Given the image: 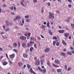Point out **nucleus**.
I'll return each mask as SVG.
<instances>
[{"mask_svg":"<svg viewBox=\"0 0 74 74\" xmlns=\"http://www.w3.org/2000/svg\"><path fill=\"white\" fill-rule=\"evenodd\" d=\"M30 44H34V41H31L30 42Z\"/></svg>","mask_w":74,"mask_h":74,"instance_id":"nucleus-37","label":"nucleus"},{"mask_svg":"<svg viewBox=\"0 0 74 74\" xmlns=\"http://www.w3.org/2000/svg\"><path fill=\"white\" fill-rule=\"evenodd\" d=\"M49 19H54V18H55V17L54 16V14L53 13H52L50 12H49Z\"/></svg>","mask_w":74,"mask_h":74,"instance_id":"nucleus-1","label":"nucleus"},{"mask_svg":"<svg viewBox=\"0 0 74 74\" xmlns=\"http://www.w3.org/2000/svg\"><path fill=\"white\" fill-rule=\"evenodd\" d=\"M10 58H14L15 57V54H13L10 56Z\"/></svg>","mask_w":74,"mask_h":74,"instance_id":"nucleus-10","label":"nucleus"},{"mask_svg":"<svg viewBox=\"0 0 74 74\" xmlns=\"http://www.w3.org/2000/svg\"><path fill=\"white\" fill-rule=\"evenodd\" d=\"M40 36L42 38H44V37L42 36V35H40Z\"/></svg>","mask_w":74,"mask_h":74,"instance_id":"nucleus-57","label":"nucleus"},{"mask_svg":"<svg viewBox=\"0 0 74 74\" xmlns=\"http://www.w3.org/2000/svg\"><path fill=\"white\" fill-rule=\"evenodd\" d=\"M21 18V17L19 16H18L16 17V19H20Z\"/></svg>","mask_w":74,"mask_h":74,"instance_id":"nucleus-14","label":"nucleus"},{"mask_svg":"<svg viewBox=\"0 0 74 74\" xmlns=\"http://www.w3.org/2000/svg\"><path fill=\"white\" fill-rule=\"evenodd\" d=\"M71 68H70V67H69L68 68V71H70V70H71Z\"/></svg>","mask_w":74,"mask_h":74,"instance_id":"nucleus-50","label":"nucleus"},{"mask_svg":"<svg viewBox=\"0 0 74 74\" xmlns=\"http://www.w3.org/2000/svg\"><path fill=\"white\" fill-rule=\"evenodd\" d=\"M72 27L73 29L74 28V21H73V23H72L71 24Z\"/></svg>","mask_w":74,"mask_h":74,"instance_id":"nucleus-19","label":"nucleus"},{"mask_svg":"<svg viewBox=\"0 0 74 74\" xmlns=\"http://www.w3.org/2000/svg\"><path fill=\"white\" fill-rule=\"evenodd\" d=\"M48 6H50V5H51V3H50V2L48 3Z\"/></svg>","mask_w":74,"mask_h":74,"instance_id":"nucleus-54","label":"nucleus"},{"mask_svg":"<svg viewBox=\"0 0 74 74\" xmlns=\"http://www.w3.org/2000/svg\"><path fill=\"white\" fill-rule=\"evenodd\" d=\"M16 19L15 18H14L13 19V21H14V22H15V21H16Z\"/></svg>","mask_w":74,"mask_h":74,"instance_id":"nucleus-56","label":"nucleus"},{"mask_svg":"<svg viewBox=\"0 0 74 74\" xmlns=\"http://www.w3.org/2000/svg\"><path fill=\"white\" fill-rule=\"evenodd\" d=\"M68 7L69 8H71V4H69L68 5Z\"/></svg>","mask_w":74,"mask_h":74,"instance_id":"nucleus-53","label":"nucleus"},{"mask_svg":"<svg viewBox=\"0 0 74 74\" xmlns=\"http://www.w3.org/2000/svg\"><path fill=\"white\" fill-rule=\"evenodd\" d=\"M26 21L27 22H30V21L27 19L26 20Z\"/></svg>","mask_w":74,"mask_h":74,"instance_id":"nucleus-51","label":"nucleus"},{"mask_svg":"<svg viewBox=\"0 0 74 74\" xmlns=\"http://www.w3.org/2000/svg\"><path fill=\"white\" fill-rule=\"evenodd\" d=\"M23 57L24 58H26L27 57V55L25 53H24L23 54Z\"/></svg>","mask_w":74,"mask_h":74,"instance_id":"nucleus-21","label":"nucleus"},{"mask_svg":"<svg viewBox=\"0 0 74 74\" xmlns=\"http://www.w3.org/2000/svg\"><path fill=\"white\" fill-rule=\"evenodd\" d=\"M64 30H60L59 31V33H64Z\"/></svg>","mask_w":74,"mask_h":74,"instance_id":"nucleus-17","label":"nucleus"},{"mask_svg":"<svg viewBox=\"0 0 74 74\" xmlns=\"http://www.w3.org/2000/svg\"><path fill=\"white\" fill-rule=\"evenodd\" d=\"M34 47H35V48H36V47H37V44H34Z\"/></svg>","mask_w":74,"mask_h":74,"instance_id":"nucleus-63","label":"nucleus"},{"mask_svg":"<svg viewBox=\"0 0 74 74\" xmlns=\"http://www.w3.org/2000/svg\"><path fill=\"white\" fill-rule=\"evenodd\" d=\"M25 18H29V15H27L25 16Z\"/></svg>","mask_w":74,"mask_h":74,"instance_id":"nucleus-33","label":"nucleus"},{"mask_svg":"<svg viewBox=\"0 0 74 74\" xmlns=\"http://www.w3.org/2000/svg\"><path fill=\"white\" fill-rule=\"evenodd\" d=\"M35 63L36 65H40V60H39V59H37V60L35 61Z\"/></svg>","mask_w":74,"mask_h":74,"instance_id":"nucleus-2","label":"nucleus"},{"mask_svg":"<svg viewBox=\"0 0 74 74\" xmlns=\"http://www.w3.org/2000/svg\"><path fill=\"white\" fill-rule=\"evenodd\" d=\"M66 21L67 22H69V21H70V19L69 18L67 19L66 20Z\"/></svg>","mask_w":74,"mask_h":74,"instance_id":"nucleus-43","label":"nucleus"},{"mask_svg":"<svg viewBox=\"0 0 74 74\" xmlns=\"http://www.w3.org/2000/svg\"><path fill=\"white\" fill-rule=\"evenodd\" d=\"M62 43L64 45H66V42H65V41H64V40H62Z\"/></svg>","mask_w":74,"mask_h":74,"instance_id":"nucleus-18","label":"nucleus"},{"mask_svg":"<svg viewBox=\"0 0 74 74\" xmlns=\"http://www.w3.org/2000/svg\"><path fill=\"white\" fill-rule=\"evenodd\" d=\"M61 55L62 56H66V54H65L64 52H62L61 53Z\"/></svg>","mask_w":74,"mask_h":74,"instance_id":"nucleus-23","label":"nucleus"},{"mask_svg":"<svg viewBox=\"0 0 74 74\" xmlns=\"http://www.w3.org/2000/svg\"><path fill=\"white\" fill-rule=\"evenodd\" d=\"M27 47H32V45L28 43L27 45H26Z\"/></svg>","mask_w":74,"mask_h":74,"instance_id":"nucleus-20","label":"nucleus"},{"mask_svg":"<svg viewBox=\"0 0 74 74\" xmlns=\"http://www.w3.org/2000/svg\"><path fill=\"white\" fill-rule=\"evenodd\" d=\"M23 37H22V36H21L20 37V39H21V40H23Z\"/></svg>","mask_w":74,"mask_h":74,"instance_id":"nucleus-55","label":"nucleus"},{"mask_svg":"<svg viewBox=\"0 0 74 74\" xmlns=\"http://www.w3.org/2000/svg\"><path fill=\"white\" fill-rule=\"evenodd\" d=\"M23 40H25L26 39V37L25 36H23Z\"/></svg>","mask_w":74,"mask_h":74,"instance_id":"nucleus-46","label":"nucleus"},{"mask_svg":"<svg viewBox=\"0 0 74 74\" xmlns=\"http://www.w3.org/2000/svg\"><path fill=\"white\" fill-rule=\"evenodd\" d=\"M3 7H7V5L5 3H4L3 5Z\"/></svg>","mask_w":74,"mask_h":74,"instance_id":"nucleus-36","label":"nucleus"},{"mask_svg":"<svg viewBox=\"0 0 74 74\" xmlns=\"http://www.w3.org/2000/svg\"><path fill=\"white\" fill-rule=\"evenodd\" d=\"M62 71V69H58L57 70V71L58 73H61Z\"/></svg>","mask_w":74,"mask_h":74,"instance_id":"nucleus-8","label":"nucleus"},{"mask_svg":"<svg viewBox=\"0 0 74 74\" xmlns=\"http://www.w3.org/2000/svg\"><path fill=\"white\" fill-rule=\"evenodd\" d=\"M18 47H20V42H18Z\"/></svg>","mask_w":74,"mask_h":74,"instance_id":"nucleus-39","label":"nucleus"},{"mask_svg":"<svg viewBox=\"0 0 74 74\" xmlns=\"http://www.w3.org/2000/svg\"><path fill=\"white\" fill-rule=\"evenodd\" d=\"M50 50V49L48 48H46L45 50V52H47Z\"/></svg>","mask_w":74,"mask_h":74,"instance_id":"nucleus-6","label":"nucleus"},{"mask_svg":"<svg viewBox=\"0 0 74 74\" xmlns=\"http://www.w3.org/2000/svg\"><path fill=\"white\" fill-rule=\"evenodd\" d=\"M59 42H57L56 43V46H59Z\"/></svg>","mask_w":74,"mask_h":74,"instance_id":"nucleus-44","label":"nucleus"},{"mask_svg":"<svg viewBox=\"0 0 74 74\" xmlns=\"http://www.w3.org/2000/svg\"><path fill=\"white\" fill-rule=\"evenodd\" d=\"M2 27L3 29V30H5V25H3Z\"/></svg>","mask_w":74,"mask_h":74,"instance_id":"nucleus-41","label":"nucleus"},{"mask_svg":"<svg viewBox=\"0 0 74 74\" xmlns=\"http://www.w3.org/2000/svg\"><path fill=\"white\" fill-rule=\"evenodd\" d=\"M16 7H14V11H15L16 10Z\"/></svg>","mask_w":74,"mask_h":74,"instance_id":"nucleus-61","label":"nucleus"},{"mask_svg":"<svg viewBox=\"0 0 74 74\" xmlns=\"http://www.w3.org/2000/svg\"><path fill=\"white\" fill-rule=\"evenodd\" d=\"M50 24V23L49 22H48L47 23V27L49 28V24Z\"/></svg>","mask_w":74,"mask_h":74,"instance_id":"nucleus-26","label":"nucleus"},{"mask_svg":"<svg viewBox=\"0 0 74 74\" xmlns=\"http://www.w3.org/2000/svg\"><path fill=\"white\" fill-rule=\"evenodd\" d=\"M22 23L23 24H24V23H25V21H24V18H22Z\"/></svg>","mask_w":74,"mask_h":74,"instance_id":"nucleus-31","label":"nucleus"},{"mask_svg":"<svg viewBox=\"0 0 74 74\" xmlns=\"http://www.w3.org/2000/svg\"><path fill=\"white\" fill-rule=\"evenodd\" d=\"M54 67H59V66H58V65H55Z\"/></svg>","mask_w":74,"mask_h":74,"instance_id":"nucleus-60","label":"nucleus"},{"mask_svg":"<svg viewBox=\"0 0 74 74\" xmlns=\"http://www.w3.org/2000/svg\"><path fill=\"white\" fill-rule=\"evenodd\" d=\"M64 68L66 70H67V65H65L64 66Z\"/></svg>","mask_w":74,"mask_h":74,"instance_id":"nucleus-45","label":"nucleus"},{"mask_svg":"<svg viewBox=\"0 0 74 74\" xmlns=\"http://www.w3.org/2000/svg\"><path fill=\"white\" fill-rule=\"evenodd\" d=\"M1 34H4V32H2L0 33Z\"/></svg>","mask_w":74,"mask_h":74,"instance_id":"nucleus-62","label":"nucleus"},{"mask_svg":"<svg viewBox=\"0 0 74 74\" xmlns=\"http://www.w3.org/2000/svg\"><path fill=\"white\" fill-rule=\"evenodd\" d=\"M55 63H56V64H60V61L59 60H56L55 61Z\"/></svg>","mask_w":74,"mask_h":74,"instance_id":"nucleus-4","label":"nucleus"},{"mask_svg":"<svg viewBox=\"0 0 74 74\" xmlns=\"http://www.w3.org/2000/svg\"><path fill=\"white\" fill-rule=\"evenodd\" d=\"M49 33L50 34V35H52V31L51 30H50L49 31Z\"/></svg>","mask_w":74,"mask_h":74,"instance_id":"nucleus-25","label":"nucleus"},{"mask_svg":"<svg viewBox=\"0 0 74 74\" xmlns=\"http://www.w3.org/2000/svg\"><path fill=\"white\" fill-rule=\"evenodd\" d=\"M41 27L42 28V29H44V30H45V28L46 27V26L45 25H41Z\"/></svg>","mask_w":74,"mask_h":74,"instance_id":"nucleus-13","label":"nucleus"},{"mask_svg":"<svg viewBox=\"0 0 74 74\" xmlns=\"http://www.w3.org/2000/svg\"><path fill=\"white\" fill-rule=\"evenodd\" d=\"M5 23H6V26L7 27H8L9 26L10 22H8V20H6L5 21Z\"/></svg>","mask_w":74,"mask_h":74,"instance_id":"nucleus-3","label":"nucleus"},{"mask_svg":"<svg viewBox=\"0 0 74 74\" xmlns=\"http://www.w3.org/2000/svg\"><path fill=\"white\" fill-rule=\"evenodd\" d=\"M40 62L41 63V64L42 65L43 64V61H42V60H40Z\"/></svg>","mask_w":74,"mask_h":74,"instance_id":"nucleus-38","label":"nucleus"},{"mask_svg":"<svg viewBox=\"0 0 74 74\" xmlns=\"http://www.w3.org/2000/svg\"><path fill=\"white\" fill-rule=\"evenodd\" d=\"M33 47H31L30 49V52H32V51H33Z\"/></svg>","mask_w":74,"mask_h":74,"instance_id":"nucleus-34","label":"nucleus"},{"mask_svg":"<svg viewBox=\"0 0 74 74\" xmlns=\"http://www.w3.org/2000/svg\"><path fill=\"white\" fill-rule=\"evenodd\" d=\"M5 30L6 32H8V31H9V30H10V28H7L5 29Z\"/></svg>","mask_w":74,"mask_h":74,"instance_id":"nucleus-27","label":"nucleus"},{"mask_svg":"<svg viewBox=\"0 0 74 74\" xmlns=\"http://www.w3.org/2000/svg\"><path fill=\"white\" fill-rule=\"evenodd\" d=\"M10 10H11L12 11L13 10V9H14V7L12 6V7H10L9 8Z\"/></svg>","mask_w":74,"mask_h":74,"instance_id":"nucleus-29","label":"nucleus"},{"mask_svg":"<svg viewBox=\"0 0 74 74\" xmlns=\"http://www.w3.org/2000/svg\"><path fill=\"white\" fill-rule=\"evenodd\" d=\"M22 47H26V43H22Z\"/></svg>","mask_w":74,"mask_h":74,"instance_id":"nucleus-22","label":"nucleus"},{"mask_svg":"<svg viewBox=\"0 0 74 74\" xmlns=\"http://www.w3.org/2000/svg\"><path fill=\"white\" fill-rule=\"evenodd\" d=\"M18 66L21 67L23 65V63L21 62H19L18 63Z\"/></svg>","mask_w":74,"mask_h":74,"instance_id":"nucleus-9","label":"nucleus"},{"mask_svg":"<svg viewBox=\"0 0 74 74\" xmlns=\"http://www.w3.org/2000/svg\"><path fill=\"white\" fill-rule=\"evenodd\" d=\"M38 39L39 40H41V38H40V37H38Z\"/></svg>","mask_w":74,"mask_h":74,"instance_id":"nucleus-59","label":"nucleus"},{"mask_svg":"<svg viewBox=\"0 0 74 74\" xmlns=\"http://www.w3.org/2000/svg\"><path fill=\"white\" fill-rule=\"evenodd\" d=\"M67 53L68 55H72V53L70 51H67Z\"/></svg>","mask_w":74,"mask_h":74,"instance_id":"nucleus-15","label":"nucleus"},{"mask_svg":"<svg viewBox=\"0 0 74 74\" xmlns=\"http://www.w3.org/2000/svg\"><path fill=\"white\" fill-rule=\"evenodd\" d=\"M64 36L65 37L67 38L68 36H69V34L67 33H64Z\"/></svg>","mask_w":74,"mask_h":74,"instance_id":"nucleus-11","label":"nucleus"},{"mask_svg":"<svg viewBox=\"0 0 74 74\" xmlns=\"http://www.w3.org/2000/svg\"><path fill=\"white\" fill-rule=\"evenodd\" d=\"M9 25H10V26H11V25H12V23H9Z\"/></svg>","mask_w":74,"mask_h":74,"instance_id":"nucleus-64","label":"nucleus"},{"mask_svg":"<svg viewBox=\"0 0 74 74\" xmlns=\"http://www.w3.org/2000/svg\"><path fill=\"white\" fill-rule=\"evenodd\" d=\"M53 40H57V37L55 36L53 37Z\"/></svg>","mask_w":74,"mask_h":74,"instance_id":"nucleus-32","label":"nucleus"},{"mask_svg":"<svg viewBox=\"0 0 74 74\" xmlns=\"http://www.w3.org/2000/svg\"><path fill=\"white\" fill-rule=\"evenodd\" d=\"M30 70L31 73H33L34 74H36V73L34 72V71L33 70V69H32V67H30Z\"/></svg>","mask_w":74,"mask_h":74,"instance_id":"nucleus-7","label":"nucleus"},{"mask_svg":"<svg viewBox=\"0 0 74 74\" xmlns=\"http://www.w3.org/2000/svg\"><path fill=\"white\" fill-rule=\"evenodd\" d=\"M70 49H71V50H73L74 49V48L72 47L71 46L70 47Z\"/></svg>","mask_w":74,"mask_h":74,"instance_id":"nucleus-42","label":"nucleus"},{"mask_svg":"<svg viewBox=\"0 0 74 74\" xmlns=\"http://www.w3.org/2000/svg\"><path fill=\"white\" fill-rule=\"evenodd\" d=\"M29 49H26L25 50V53H27L28 52H29Z\"/></svg>","mask_w":74,"mask_h":74,"instance_id":"nucleus-40","label":"nucleus"},{"mask_svg":"<svg viewBox=\"0 0 74 74\" xmlns=\"http://www.w3.org/2000/svg\"><path fill=\"white\" fill-rule=\"evenodd\" d=\"M11 14L12 15H15V14L14 13V12H12L11 13Z\"/></svg>","mask_w":74,"mask_h":74,"instance_id":"nucleus-52","label":"nucleus"},{"mask_svg":"<svg viewBox=\"0 0 74 74\" xmlns=\"http://www.w3.org/2000/svg\"><path fill=\"white\" fill-rule=\"evenodd\" d=\"M22 1H21L20 2V4L21 5H22V6H23V7H25V4H24L23 3V2H24V0H22Z\"/></svg>","mask_w":74,"mask_h":74,"instance_id":"nucleus-5","label":"nucleus"},{"mask_svg":"<svg viewBox=\"0 0 74 74\" xmlns=\"http://www.w3.org/2000/svg\"><path fill=\"white\" fill-rule=\"evenodd\" d=\"M44 7H42L41 8V13H43L44 12Z\"/></svg>","mask_w":74,"mask_h":74,"instance_id":"nucleus-16","label":"nucleus"},{"mask_svg":"<svg viewBox=\"0 0 74 74\" xmlns=\"http://www.w3.org/2000/svg\"><path fill=\"white\" fill-rule=\"evenodd\" d=\"M8 64V62H3V66H5Z\"/></svg>","mask_w":74,"mask_h":74,"instance_id":"nucleus-12","label":"nucleus"},{"mask_svg":"<svg viewBox=\"0 0 74 74\" xmlns=\"http://www.w3.org/2000/svg\"><path fill=\"white\" fill-rule=\"evenodd\" d=\"M13 46L15 47H16L17 46V44L16 43H14L13 45Z\"/></svg>","mask_w":74,"mask_h":74,"instance_id":"nucleus-24","label":"nucleus"},{"mask_svg":"<svg viewBox=\"0 0 74 74\" xmlns=\"http://www.w3.org/2000/svg\"><path fill=\"white\" fill-rule=\"evenodd\" d=\"M47 64L49 66H51V64H50V63H49L48 62L47 63Z\"/></svg>","mask_w":74,"mask_h":74,"instance_id":"nucleus-49","label":"nucleus"},{"mask_svg":"<svg viewBox=\"0 0 74 74\" xmlns=\"http://www.w3.org/2000/svg\"><path fill=\"white\" fill-rule=\"evenodd\" d=\"M3 48H2V47L0 48V51H3Z\"/></svg>","mask_w":74,"mask_h":74,"instance_id":"nucleus-48","label":"nucleus"},{"mask_svg":"<svg viewBox=\"0 0 74 74\" xmlns=\"http://www.w3.org/2000/svg\"><path fill=\"white\" fill-rule=\"evenodd\" d=\"M56 44V41H53V45L54 46L55 45V44Z\"/></svg>","mask_w":74,"mask_h":74,"instance_id":"nucleus-35","label":"nucleus"},{"mask_svg":"<svg viewBox=\"0 0 74 74\" xmlns=\"http://www.w3.org/2000/svg\"><path fill=\"white\" fill-rule=\"evenodd\" d=\"M27 65L28 69H30V65L28 64H27Z\"/></svg>","mask_w":74,"mask_h":74,"instance_id":"nucleus-30","label":"nucleus"},{"mask_svg":"<svg viewBox=\"0 0 74 74\" xmlns=\"http://www.w3.org/2000/svg\"><path fill=\"white\" fill-rule=\"evenodd\" d=\"M43 71L44 73H46V72H47L46 69H45V68L44 69H43Z\"/></svg>","mask_w":74,"mask_h":74,"instance_id":"nucleus-28","label":"nucleus"},{"mask_svg":"<svg viewBox=\"0 0 74 74\" xmlns=\"http://www.w3.org/2000/svg\"><path fill=\"white\" fill-rule=\"evenodd\" d=\"M20 26H23V24L21 22L20 24H19Z\"/></svg>","mask_w":74,"mask_h":74,"instance_id":"nucleus-58","label":"nucleus"},{"mask_svg":"<svg viewBox=\"0 0 74 74\" xmlns=\"http://www.w3.org/2000/svg\"><path fill=\"white\" fill-rule=\"evenodd\" d=\"M33 1L34 3H37V0H33Z\"/></svg>","mask_w":74,"mask_h":74,"instance_id":"nucleus-47","label":"nucleus"}]
</instances>
